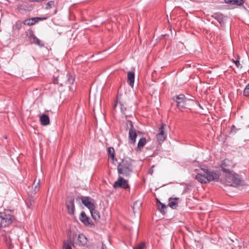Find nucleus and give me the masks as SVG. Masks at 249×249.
<instances>
[{"instance_id": "bb28decb", "label": "nucleus", "mask_w": 249, "mask_h": 249, "mask_svg": "<svg viewBox=\"0 0 249 249\" xmlns=\"http://www.w3.org/2000/svg\"><path fill=\"white\" fill-rule=\"evenodd\" d=\"M71 244V242L68 241H65L64 242L63 249H72Z\"/></svg>"}, {"instance_id": "cd10ccee", "label": "nucleus", "mask_w": 249, "mask_h": 249, "mask_svg": "<svg viewBox=\"0 0 249 249\" xmlns=\"http://www.w3.org/2000/svg\"><path fill=\"white\" fill-rule=\"evenodd\" d=\"M74 198L72 194H70L68 195L66 202H74Z\"/></svg>"}, {"instance_id": "b1692460", "label": "nucleus", "mask_w": 249, "mask_h": 249, "mask_svg": "<svg viewBox=\"0 0 249 249\" xmlns=\"http://www.w3.org/2000/svg\"><path fill=\"white\" fill-rule=\"evenodd\" d=\"M119 104H120V106H121V112L125 115V117H126L128 116V117L131 116V114H129L127 113V108L124 106V105L121 102H120Z\"/></svg>"}, {"instance_id": "72a5a7b5", "label": "nucleus", "mask_w": 249, "mask_h": 249, "mask_svg": "<svg viewBox=\"0 0 249 249\" xmlns=\"http://www.w3.org/2000/svg\"><path fill=\"white\" fill-rule=\"evenodd\" d=\"M234 63L236 65V66L239 68V67H242L241 65V64L240 63V62L238 60H236V61H234Z\"/></svg>"}, {"instance_id": "473e14b6", "label": "nucleus", "mask_w": 249, "mask_h": 249, "mask_svg": "<svg viewBox=\"0 0 249 249\" xmlns=\"http://www.w3.org/2000/svg\"><path fill=\"white\" fill-rule=\"evenodd\" d=\"M144 247L145 244L144 243H142L135 248L134 249H142Z\"/></svg>"}, {"instance_id": "423d86ee", "label": "nucleus", "mask_w": 249, "mask_h": 249, "mask_svg": "<svg viewBox=\"0 0 249 249\" xmlns=\"http://www.w3.org/2000/svg\"><path fill=\"white\" fill-rule=\"evenodd\" d=\"M157 207L161 213L164 214L169 207L173 209H176L178 207V203H168L167 205L164 203H157Z\"/></svg>"}, {"instance_id": "aec40b11", "label": "nucleus", "mask_w": 249, "mask_h": 249, "mask_svg": "<svg viewBox=\"0 0 249 249\" xmlns=\"http://www.w3.org/2000/svg\"><path fill=\"white\" fill-rule=\"evenodd\" d=\"M39 21L38 17L33 18L30 19H26L24 21V24L27 25H33Z\"/></svg>"}, {"instance_id": "79ce46f5", "label": "nucleus", "mask_w": 249, "mask_h": 249, "mask_svg": "<svg viewBox=\"0 0 249 249\" xmlns=\"http://www.w3.org/2000/svg\"><path fill=\"white\" fill-rule=\"evenodd\" d=\"M157 202L160 203V202L159 200L157 199Z\"/></svg>"}, {"instance_id": "a211bd4d", "label": "nucleus", "mask_w": 249, "mask_h": 249, "mask_svg": "<svg viewBox=\"0 0 249 249\" xmlns=\"http://www.w3.org/2000/svg\"><path fill=\"white\" fill-rule=\"evenodd\" d=\"M40 122L43 125H47L50 124L49 117L46 114H42L40 117Z\"/></svg>"}, {"instance_id": "5701e85b", "label": "nucleus", "mask_w": 249, "mask_h": 249, "mask_svg": "<svg viewBox=\"0 0 249 249\" xmlns=\"http://www.w3.org/2000/svg\"><path fill=\"white\" fill-rule=\"evenodd\" d=\"M142 204V203H133L132 208L134 213H139Z\"/></svg>"}, {"instance_id": "c756f323", "label": "nucleus", "mask_w": 249, "mask_h": 249, "mask_svg": "<svg viewBox=\"0 0 249 249\" xmlns=\"http://www.w3.org/2000/svg\"><path fill=\"white\" fill-rule=\"evenodd\" d=\"M126 125L128 128H129V130L130 129H135L133 127L132 122L131 121L127 120L126 121Z\"/></svg>"}, {"instance_id": "f3484780", "label": "nucleus", "mask_w": 249, "mask_h": 249, "mask_svg": "<svg viewBox=\"0 0 249 249\" xmlns=\"http://www.w3.org/2000/svg\"><path fill=\"white\" fill-rule=\"evenodd\" d=\"M146 143V140L145 138L142 137L141 138L139 142L138 143V145L137 148H136V150L137 151H141L142 148L143 147V146L145 145Z\"/></svg>"}, {"instance_id": "f257e3e1", "label": "nucleus", "mask_w": 249, "mask_h": 249, "mask_svg": "<svg viewBox=\"0 0 249 249\" xmlns=\"http://www.w3.org/2000/svg\"><path fill=\"white\" fill-rule=\"evenodd\" d=\"M118 173L119 176L123 177L129 178L132 172L131 163L126 160H123L119 163L117 167Z\"/></svg>"}, {"instance_id": "a878e982", "label": "nucleus", "mask_w": 249, "mask_h": 249, "mask_svg": "<svg viewBox=\"0 0 249 249\" xmlns=\"http://www.w3.org/2000/svg\"><path fill=\"white\" fill-rule=\"evenodd\" d=\"M108 155L109 157H110L112 160L115 158V150L112 147H110L107 150Z\"/></svg>"}, {"instance_id": "c85d7f7f", "label": "nucleus", "mask_w": 249, "mask_h": 249, "mask_svg": "<svg viewBox=\"0 0 249 249\" xmlns=\"http://www.w3.org/2000/svg\"><path fill=\"white\" fill-rule=\"evenodd\" d=\"M243 94L245 96H249V83L246 86L243 91Z\"/></svg>"}, {"instance_id": "c9c22d12", "label": "nucleus", "mask_w": 249, "mask_h": 249, "mask_svg": "<svg viewBox=\"0 0 249 249\" xmlns=\"http://www.w3.org/2000/svg\"><path fill=\"white\" fill-rule=\"evenodd\" d=\"M154 166L153 165L151 168L150 169L149 171V173L151 175H152L153 173V171H154Z\"/></svg>"}, {"instance_id": "1a4fd4ad", "label": "nucleus", "mask_w": 249, "mask_h": 249, "mask_svg": "<svg viewBox=\"0 0 249 249\" xmlns=\"http://www.w3.org/2000/svg\"><path fill=\"white\" fill-rule=\"evenodd\" d=\"M233 165L232 164V162L231 160L228 159H225L222 161L221 167L222 168V171L227 173L231 172V171L228 168L233 167Z\"/></svg>"}, {"instance_id": "f03ea898", "label": "nucleus", "mask_w": 249, "mask_h": 249, "mask_svg": "<svg viewBox=\"0 0 249 249\" xmlns=\"http://www.w3.org/2000/svg\"><path fill=\"white\" fill-rule=\"evenodd\" d=\"M241 182V180L238 174L232 171L226 173L224 181L226 185L236 186L240 185Z\"/></svg>"}, {"instance_id": "9b49d317", "label": "nucleus", "mask_w": 249, "mask_h": 249, "mask_svg": "<svg viewBox=\"0 0 249 249\" xmlns=\"http://www.w3.org/2000/svg\"><path fill=\"white\" fill-rule=\"evenodd\" d=\"M165 124H162L159 129V133L157 135V138L159 141L163 142L166 138V135L165 134Z\"/></svg>"}, {"instance_id": "2eb2a0df", "label": "nucleus", "mask_w": 249, "mask_h": 249, "mask_svg": "<svg viewBox=\"0 0 249 249\" xmlns=\"http://www.w3.org/2000/svg\"><path fill=\"white\" fill-rule=\"evenodd\" d=\"M30 39L32 43L36 44L40 47H43L44 46L43 44L35 36L33 32L30 34Z\"/></svg>"}, {"instance_id": "2f4dec72", "label": "nucleus", "mask_w": 249, "mask_h": 249, "mask_svg": "<svg viewBox=\"0 0 249 249\" xmlns=\"http://www.w3.org/2000/svg\"><path fill=\"white\" fill-rule=\"evenodd\" d=\"M54 1H50L48 2L46 4V9H49L51 7L52 5H54Z\"/></svg>"}, {"instance_id": "a19ab883", "label": "nucleus", "mask_w": 249, "mask_h": 249, "mask_svg": "<svg viewBox=\"0 0 249 249\" xmlns=\"http://www.w3.org/2000/svg\"><path fill=\"white\" fill-rule=\"evenodd\" d=\"M117 104L115 105V107L117 106V104H118V100H117Z\"/></svg>"}, {"instance_id": "e433bc0d", "label": "nucleus", "mask_w": 249, "mask_h": 249, "mask_svg": "<svg viewBox=\"0 0 249 249\" xmlns=\"http://www.w3.org/2000/svg\"><path fill=\"white\" fill-rule=\"evenodd\" d=\"M222 17V16H221V15H218V16H217V17H216V18H216V19H217V20L219 22H220V20L222 19V17Z\"/></svg>"}, {"instance_id": "412c9836", "label": "nucleus", "mask_w": 249, "mask_h": 249, "mask_svg": "<svg viewBox=\"0 0 249 249\" xmlns=\"http://www.w3.org/2000/svg\"><path fill=\"white\" fill-rule=\"evenodd\" d=\"M92 199L88 196L78 197L76 198L77 202H91Z\"/></svg>"}, {"instance_id": "20e7f679", "label": "nucleus", "mask_w": 249, "mask_h": 249, "mask_svg": "<svg viewBox=\"0 0 249 249\" xmlns=\"http://www.w3.org/2000/svg\"><path fill=\"white\" fill-rule=\"evenodd\" d=\"M13 216L5 213H0V228L6 227L13 221Z\"/></svg>"}, {"instance_id": "9d476101", "label": "nucleus", "mask_w": 249, "mask_h": 249, "mask_svg": "<svg viewBox=\"0 0 249 249\" xmlns=\"http://www.w3.org/2000/svg\"><path fill=\"white\" fill-rule=\"evenodd\" d=\"M203 173L198 174L196 177V179L202 183H207L208 179L207 178L206 168L202 169Z\"/></svg>"}, {"instance_id": "ea45409f", "label": "nucleus", "mask_w": 249, "mask_h": 249, "mask_svg": "<svg viewBox=\"0 0 249 249\" xmlns=\"http://www.w3.org/2000/svg\"><path fill=\"white\" fill-rule=\"evenodd\" d=\"M235 128V126L234 125H232L231 127V130L233 131V129Z\"/></svg>"}, {"instance_id": "dca6fc26", "label": "nucleus", "mask_w": 249, "mask_h": 249, "mask_svg": "<svg viewBox=\"0 0 249 249\" xmlns=\"http://www.w3.org/2000/svg\"><path fill=\"white\" fill-rule=\"evenodd\" d=\"M225 2L231 5L241 6L244 1L243 0H225Z\"/></svg>"}, {"instance_id": "4be33fe9", "label": "nucleus", "mask_w": 249, "mask_h": 249, "mask_svg": "<svg viewBox=\"0 0 249 249\" xmlns=\"http://www.w3.org/2000/svg\"><path fill=\"white\" fill-rule=\"evenodd\" d=\"M66 78L67 80L65 82L66 84L71 85L73 84L75 79L73 76L68 74L66 75Z\"/></svg>"}, {"instance_id": "f8f14e48", "label": "nucleus", "mask_w": 249, "mask_h": 249, "mask_svg": "<svg viewBox=\"0 0 249 249\" xmlns=\"http://www.w3.org/2000/svg\"><path fill=\"white\" fill-rule=\"evenodd\" d=\"M79 219L81 222L84 223L86 225L92 226L93 225L92 222L89 217H88L85 213L82 212L80 215Z\"/></svg>"}, {"instance_id": "6ab92c4d", "label": "nucleus", "mask_w": 249, "mask_h": 249, "mask_svg": "<svg viewBox=\"0 0 249 249\" xmlns=\"http://www.w3.org/2000/svg\"><path fill=\"white\" fill-rule=\"evenodd\" d=\"M87 239L83 234H80L78 237L77 244L79 246H84L87 244Z\"/></svg>"}, {"instance_id": "f704fd0d", "label": "nucleus", "mask_w": 249, "mask_h": 249, "mask_svg": "<svg viewBox=\"0 0 249 249\" xmlns=\"http://www.w3.org/2000/svg\"><path fill=\"white\" fill-rule=\"evenodd\" d=\"M40 180H38L36 185L35 186V191H37L39 189L38 185L39 184Z\"/></svg>"}, {"instance_id": "58836bf2", "label": "nucleus", "mask_w": 249, "mask_h": 249, "mask_svg": "<svg viewBox=\"0 0 249 249\" xmlns=\"http://www.w3.org/2000/svg\"><path fill=\"white\" fill-rule=\"evenodd\" d=\"M39 18V20H44V19H46L47 18H40V17H38Z\"/></svg>"}, {"instance_id": "7ed1b4c3", "label": "nucleus", "mask_w": 249, "mask_h": 249, "mask_svg": "<svg viewBox=\"0 0 249 249\" xmlns=\"http://www.w3.org/2000/svg\"><path fill=\"white\" fill-rule=\"evenodd\" d=\"M173 99L177 103V107L179 109L187 107V102L190 101L184 94L174 96Z\"/></svg>"}, {"instance_id": "7c9ffc66", "label": "nucleus", "mask_w": 249, "mask_h": 249, "mask_svg": "<svg viewBox=\"0 0 249 249\" xmlns=\"http://www.w3.org/2000/svg\"><path fill=\"white\" fill-rule=\"evenodd\" d=\"M179 200V198L173 196L169 199V202H175L176 201Z\"/></svg>"}, {"instance_id": "4468645a", "label": "nucleus", "mask_w": 249, "mask_h": 249, "mask_svg": "<svg viewBox=\"0 0 249 249\" xmlns=\"http://www.w3.org/2000/svg\"><path fill=\"white\" fill-rule=\"evenodd\" d=\"M127 82L133 88L134 84L135 73L133 71H128L127 75Z\"/></svg>"}, {"instance_id": "6e6552de", "label": "nucleus", "mask_w": 249, "mask_h": 249, "mask_svg": "<svg viewBox=\"0 0 249 249\" xmlns=\"http://www.w3.org/2000/svg\"><path fill=\"white\" fill-rule=\"evenodd\" d=\"M207 178L208 182L212 181H217L219 179V176L218 174L214 171H210L208 169L206 168Z\"/></svg>"}, {"instance_id": "393cba45", "label": "nucleus", "mask_w": 249, "mask_h": 249, "mask_svg": "<svg viewBox=\"0 0 249 249\" xmlns=\"http://www.w3.org/2000/svg\"><path fill=\"white\" fill-rule=\"evenodd\" d=\"M67 207L69 213L70 214H73L74 211V206L73 203H67Z\"/></svg>"}, {"instance_id": "ddd939ff", "label": "nucleus", "mask_w": 249, "mask_h": 249, "mask_svg": "<svg viewBox=\"0 0 249 249\" xmlns=\"http://www.w3.org/2000/svg\"><path fill=\"white\" fill-rule=\"evenodd\" d=\"M137 135L135 129H130L129 130V142L130 144H134L136 142V139Z\"/></svg>"}, {"instance_id": "39448f33", "label": "nucleus", "mask_w": 249, "mask_h": 249, "mask_svg": "<svg viewBox=\"0 0 249 249\" xmlns=\"http://www.w3.org/2000/svg\"><path fill=\"white\" fill-rule=\"evenodd\" d=\"M113 187L115 188H122L123 189H127L129 186L127 183V180L124 179L121 176H119L118 179L114 182Z\"/></svg>"}, {"instance_id": "4c0bfd02", "label": "nucleus", "mask_w": 249, "mask_h": 249, "mask_svg": "<svg viewBox=\"0 0 249 249\" xmlns=\"http://www.w3.org/2000/svg\"><path fill=\"white\" fill-rule=\"evenodd\" d=\"M15 27L16 28H17L18 30H19L20 28V25H18V23H17L15 25Z\"/></svg>"}, {"instance_id": "0eeeda50", "label": "nucleus", "mask_w": 249, "mask_h": 249, "mask_svg": "<svg viewBox=\"0 0 249 249\" xmlns=\"http://www.w3.org/2000/svg\"><path fill=\"white\" fill-rule=\"evenodd\" d=\"M85 206L89 210L92 218L97 220L100 218L99 212L95 209L94 203H84Z\"/></svg>"}]
</instances>
